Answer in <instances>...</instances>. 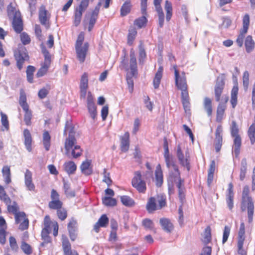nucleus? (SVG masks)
<instances>
[{"mask_svg": "<svg viewBox=\"0 0 255 255\" xmlns=\"http://www.w3.org/2000/svg\"><path fill=\"white\" fill-rule=\"evenodd\" d=\"M69 131L68 136L66 138L64 147L66 150V153L69 156L74 158H79L82 154L83 150L79 145H75L72 149L73 146L76 143V139L75 137V132L74 128L72 126L66 125L64 131L65 134Z\"/></svg>", "mask_w": 255, "mask_h": 255, "instance_id": "1", "label": "nucleus"}, {"mask_svg": "<svg viewBox=\"0 0 255 255\" xmlns=\"http://www.w3.org/2000/svg\"><path fill=\"white\" fill-rule=\"evenodd\" d=\"M249 186H244L242 193L241 209L242 211L247 210L248 222L251 223L253 220L255 207L253 200L249 196Z\"/></svg>", "mask_w": 255, "mask_h": 255, "instance_id": "2", "label": "nucleus"}, {"mask_svg": "<svg viewBox=\"0 0 255 255\" xmlns=\"http://www.w3.org/2000/svg\"><path fill=\"white\" fill-rule=\"evenodd\" d=\"M84 38V32H80L78 36L75 45L76 57L80 63H83L85 61L89 48L88 42L83 43Z\"/></svg>", "mask_w": 255, "mask_h": 255, "instance_id": "3", "label": "nucleus"}, {"mask_svg": "<svg viewBox=\"0 0 255 255\" xmlns=\"http://www.w3.org/2000/svg\"><path fill=\"white\" fill-rule=\"evenodd\" d=\"M176 160H166V165L170 171L169 179L172 182H175L179 191L184 190L183 181L180 177V173L176 163Z\"/></svg>", "mask_w": 255, "mask_h": 255, "instance_id": "4", "label": "nucleus"}, {"mask_svg": "<svg viewBox=\"0 0 255 255\" xmlns=\"http://www.w3.org/2000/svg\"><path fill=\"white\" fill-rule=\"evenodd\" d=\"M230 129L231 136L233 138V154L236 158H238L242 146V138L239 134V129L236 121L232 122Z\"/></svg>", "mask_w": 255, "mask_h": 255, "instance_id": "5", "label": "nucleus"}, {"mask_svg": "<svg viewBox=\"0 0 255 255\" xmlns=\"http://www.w3.org/2000/svg\"><path fill=\"white\" fill-rule=\"evenodd\" d=\"M41 48L42 53L44 56V61L41 63V67L36 74L38 78L41 77L47 73L51 63V55L49 51L43 44L41 45Z\"/></svg>", "mask_w": 255, "mask_h": 255, "instance_id": "6", "label": "nucleus"}, {"mask_svg": "<svg viewBox=\"0 0 255 255\" xmlns=\"http://www.w3.org/2000/svg\"><path fill=\"white\" fill-rule=\"evenodd\" d=\"M173 68L174 71L175 83L178 90L181 91V93H188V85L187 83L186 74L184 72L180 74L177 69V66L174 65Z\"/></svg>", "mask_w": 255, "mask_h": 255, "instance_id": "7", "label": "nucleus"}, {"mask_svg": "<svg viewBox=\"0 0 255 255\" xmlns=\"http://www.w3.org/2000/svg\"><path fill=\"white\" fill-rule=\"evenodd\" d=\"M14 57L16 61V66L19 70L23 68L25 61L29 60V57L26 48L21 44L13 51Z\"/></svg>", "mask_w": 255, "mask_h": 255, "instance_id": "8", "label": "nucleus"}, {"mask_svg": "<svg viewBox=\"0 0 255 255\" xmlns=\"http://www.w3.org/2000/svg\"><path fill=\"white\" fill-rule=\"evenodd\" d=\"M147 2V0H141V12L143 15L136 18L133 22L134 25L139 29L145 27L148 21L146 18Z\"/></svg>", "mask_w": 255, "mask_h": 255, "instance_id": "9", "label": "nucleus"}, {"mask_svg": "<svg viewBox=\"0 0 255 255\" xmlns=\"http://www.w3.org/2000/svg\"><path fill=\"white\" fill-rule=\"evenodd\" d=\"M225 86V79L223 76H218L214 86V95L216 102H220Z\"/></svg>", "mask_w": 255, "mask_h": 255, "instance_id": "10", "label": "nucleus"}, {"mask_svg": "<svg viewBox=\"0 0 255 255\" xmlns=\"http://www.w3.org/2000/svg\"><path fill=\"white\" fill-rule=\"evenodd\" d=\"M132 186L140 193H145L146 187L144 181L142 180L141 175L139 171L135 173L134 177L131 181Z\"/></svg>", "mask_w": 255, "mask_h": 255, "instance_id": "11", "label": "nucleus"}, {"mask_svg": "<svg viewBox=\"0 0 255 255\" xmlns=\"http://www.w3.org/2000/svg\"><path fill=\"white\" fill-rule=\"evenodd\" d=\"M38 16L40 23L42 25H44L46 28H49L50 25V14L46 9L45 6L43 5L40 7Z\"/></svg>", "mask_w": 255, "mask_h": 255, "instance_id": "12", "label": "nucleus"}, {"mask_svg": "<svg viewBox=\"0 0 255 255\" xmlns=\"http://www.w3.org/2000/svg\"><path fill=\"white\" fill-rule=\"evenodd\" d=\"M228 100V97L226 96L224 99V102H220L217 106L216 121L218 123H221L224 119L225 111L227 109V104Z\"/></svg>", "mask_w": 255, "mask_h": 255, "instance_id": "13", "label": "nucleus"}, {"mask_svg": "<svg viewBox=\"0 0 255 255\" xmlns=\"http://www.w3.org/2000/svg\"><path fill=\"white\" fill-rule=\"evenodd\" d=\"M15 221L16 224H19V229L20 230L23 231L28 228L29 222L24 212H18L15 215Z\"/></svg>", "mask_w": 255, "mask_h": 255, "instance_id": "14", "label": "nucleus"}, {"mask_svg": "<svg viewBox=\"0 0 255 255\" xmlns=\"http://www.w3.org/2000/svg\"><path fill=\"white\" fill-rule=\"evenodd\" d=\"M79 88L80 98L84 99L88 88V74L86 72H84L81 77Z\"/></svg>", "mask_w": 255, "mask_h": 255, "instance_id": "15", "label": "nucleus"}, {"mask_svg": "<svg viewBox=\"0 0 255 255\" xmlns=\"http://www.w3.org/2000/svg\"><path fill=\"white\" fill-rule=\"evenodd\" d=\"M102 5V2L100 1L98 3L96 6L95 7L93 10H92L91 13L90 14V18L89 19L88 22V30L89 31H91L94 26L98 19L100 6Z\"/></svg>", "mask_w": 255, "mask_h": 255, "instance_id": "16", "label": "nucleus"}, {"mask_svg": "<svg viewBox=\"0 0 255 255\" xmlns=\"http://www.w3.org/2000/svg\"><path fill=\"white\" fill-rule=\"evenodd\" d=\"M222 127L221 125L218 126L215 131V138L214 144L216 151L218 152L221 150L223 144Z\"/></svg>", "mask_w": 255, "mask_h": 255, "instance_id": "17", "label": "nucleus"}, {"mask_svg": "<svg viewBox=\"0 0 255 255\" xmlns=\"http://www.w3.org/2000/svg\"><path fill=\"white\" fill-rule=\"evenodd\" d=\"M129 57V69L131 71V75L134 76L137 74V66L135 53L133 48L130 50Z\"/></svg>", "mask_w": 255, "mask_h": 255, "instance_id": "18", "label": "nucleus"}, {"mask_svg": "<svg viewBox=\"0 0 255 255\" xmlns=\"http://www.w3.org/2000/svg\"><path fill=\"white\" fill-rule=\"evenodd\" d=\"M12 26L16 33L19 34L21 32L23 29V24L20 16H18L16 14L14 16L12 22Z\"/></svg>", "mask_w": 255, "mask_h": 255, "instance_id": "19", "label": "nucleus"}, {"mask_svg": "<svg viewBox=\"0 0 255 255\" xmlns=\"http://www.w3.org/2000/svg\"><path fill=\"white\" fill-rule=\"evenodd\" d=\"M239 93V87L238 82H236L231 90L230 103L232 107L234 109L238 104V95Z\"/></svg>", "mask_w": 255, "mask_h": 255, "instance_id": "20", "label": "nucleus"}, {"mask_svg": "<svg viewBox=\"0 0 255 255\" xmlns=\"http://www.w3.org/2000/svg\"><path fill=\"white\" fill-rule=\"evenodd\" d=\"M23 135L24 137V144L25 146L26 149L31 152L32 149V138L29 130L27 128L23 130Z\"/></svg>", "mask_w": 255, "mask_h": 255, "instance_id": "21", "label": "nucleus"}, {"mask_svg": "<svg viewBox=\"0 0 255 255\" xmlns=\"http://www.w3.org/2000/svg\"><path fill=\"white\" fill-rule=\"evenodd\" d=\"M120 148L122 152H127L129 147V133L126 132L123 136L120 137Z\"/></svg>", "mask_w": 255, "mask_h": 255, "instance_id": "22", "label": "nucleus"}, {"mask_svg": "<svg viewBox=\"0 0 255 255\" xmlns=\"http://www.w3.org/2000/svg\"><path fill=\"white\" fill-rule=\"evenodd\" d=\"M24 183L27 189L29 191H34L35 185L32 182V173L28 169L26 170L24 175Z\"/></svg>", "mask_w": 255, "mask_h": 255, "instance_id": "23", "label": "nucleus"}, {"mask_svg": "<svg viewBox=\"0 0 255 255\" xmlns=\"http://www.w3.org/2000/svg\"><path fill=\"white\" fill-rule=\"evenodd\" d=\"M217 167L214 160H212L208 170L207 185L210 187L214 179V173L216 170Z\"/></svg>", "mask_w": 255, "mask_h": 255, "instance_id": "24", "label": "nucleus"}, {"mask_svg": "<svg viewBox=\"0 0 255 255\" xmlns=\"http://www.w3.org/2000/svg\"><path fill=\"white\" fill-rule=\"evenodd\" d=\"M132 4L130 0H126L120 9V15L122 17L125 16L129 14L131 10Z\"/></svg>", "mask_w": 255, "mask_h": 255, "instance_id": "25", "label": "nucleus"}, {"mask_svg": "<svg viewBox=\"0 0 255 255\" xmlns=\"http://www.w3.org/2000/svg\"><path fill=\"white\" fill-rule=\"evenodd\" d=\"M163 72V68L162 66H160L157 72H156L153 80V85L155 89L158 88L161 82V80L162 77Z\"/></svg>", "mask_w": 255, "mask_h": 255, "instance_id": "26", "label": "nucleus"}, {"mask_svg": "<svg viewBox=\"0 0 255 255\" xmlns=\"http://www.w3.org/2000/svg\"><path fill=\"white\" fill-rule=\"evenodd\" d=\"M109 223V219L106 215H103L98 222L95 224L94 226V230L96 232L98 233L99 231L100 227H106Z\"/></svg>", "mask_w": 255, "mask_h": 255, "instance_id": "27", "label": "nucleus"}, {"mask_svg": "<svg viewBox=\"0 0 255 255\" xmlns=\"http://www.w3.org/2000/svg\"><path fill=\"white\" fill-rule=\"evenodd\" d=\"M82 173L86 175H89L93 172L92 165L90 160L84 161L80 166Z\"/></svg>", "mask_w": 255, "mask_h": 255, "instance_id": "28", "label": "nucleus"}, {"mask_svg": "<svg viewBox=\"0 0 255 255\" xmlns=\"http://www.w3.org/2000/svg\"><path fill=\"white\" fill-rule=\"evenodd\" d=\"M155 184L157 187H160L163 183V174L160 164H158L155 171Z\"/></svg>", "mask_w": 255, "mask_h": 255, "instance_id": "29", "label": "nucleus"}, {"mask_svg": "<svg viewBox=\"0 0 255 255\" xmlns=\"http://www.w3.org/2000/svg\"><path fill=\"white\" fill-rule=\"evenodd\" d=\"M159 222L162 229L165 232L170 233L172 231L173 229V225L169 219L161 218L160 219Z\"/></svg>", "mask_w": 255, "mask_h": 255, "instance_id": "30", "label": "nucleus"}, {"mask_svg": "<svg viewBox=\"0 0 255 255\" xmlns=\"http://www.w3.org/2000/svg\"><path fill=\"white\" fill-rule=\"evenodd\" d=\"M181 102L185 112L190 110V98L188 93H181Z\"/></svg>", "mask_w": 255, "mask_h": 255, "instance_id": "31", "label": "nucleus"}, {"mask_svg": "<svg viewBox=\"0 0 255 255\" xmlns=\"http://www.w3.org/2000/svg\"><path fill=\"white\" fill-rule=\"evenodd\" d=\"M137 32L135 27H130L128 29L127 36V44L131 46L136 36Z\"/></svg>", "mask_w": 255, "mask_h": 255, "instance_id": "32", "label": "nucleus"}, {"mask_svg": "<svg viewBox=\"0 0 255 255\" xmlns=\"http://www.w3.org/2000/svg\"><path fill=\"white\" fill-rule=\"evenodd\" d=\"M42 143L45 150L48 151L51 146V136L47 130L44 131L43 133Z\"/></svg>", "mask_w": 255, "mask_h": 255, "instance_id": "33", "label": "nucleus"}, {"mask_svg": "<svg viewBox=\"0 0 255 255\" xmlns=\"http://www.w3.org/2000/svg\"><path fill=\"white\" fill-rule=\"evenodd\" d=\"M245 46L246 51L248 53H250L252 51L255 47V43L251 35H248L245 41Z\"/></svg>", "mask_w": 255, "mask_h": 255, "instance_id": "34", "label": "nucleus"}, {"mask_svg": "<svg viewBox=\"0 0 255 255\" xmlns=\"http://www.w3.org/2000/svg\"><path fill=\"white\" fill-rule=\"evenodd\" d=\"M203 107L208 116L209 117H211L212 115L213 108L212 102L210 98L208 97H205L204 98L203 102Z\"/></svg>", "mask_w": 255, "mask_h": 255, "instance_id": "35", "label": "nucleus"}, {"mask_svg": "<svg viewBox=\"0 0 255 255\" xmlns=\"http://www.w3.org/2000/svg\"><path fill=\"white\" fill-rule=\"evenodd\" d=\"M146 209L149 213H152L158 210V206L156 203V200L154 197L150 198L146 204Z\"/></svg>", "mask_w": 255, "mask_h": 255, "instance_id": "36", "label": "nucleus"}, {"mask_svg": "<svg viewBox=\"0 0 255 255\" xmlns=\"http://www.w3.org/2000/svg\"><path fill=\"white\" fill-rule=\"evenodd\" d=\"M138 62L140 64L142 65L146 57V53L142 41H140V44L138 45Z\"/></svg>", "mask_w": 255, "mask_h": 255, "instance_id": "37", "label": "nucleus"}, {"mask_svg": "<svg viewBox=\"0 0 255 255\" xmlns=\"http://www.w3.org/2000/svg\"><path fill=\"white\" fill-rule=\"evenodd\" d=\"M211 229L209 226H208L202 234V241L205 244H208L211 241Z\"/></svg>", "mask_w": 255, "mask_h": 255, "instance_id": "38", "label": "nucleus"}, {"mask_svg": "<svg viewBox=\"0 0 255 255\" xmlns=\"http://www.w3.org/2000/svg\"><path fill=\"white\" fill-rule=\"evenodd\" d=\"M19 104L23 110L29 108V105L27 103L26 94L22 89L20 90V92Z\"/></svg>", "mask_w": 255, "mask_h": 255, "instance_id": "39", "label": "nucleus"}, {"mask_svg": "<svg viewBox=\"0 0 255 255\" xmlns=\"http://www.w3.org/2000/svg\"><path fill=\"white\" fill-rule=\"evenodd\" d=\"M84 12L76 8L74 10L73 24L75 27H77L81 23L83 13Z\"/></svg>", "mask_w": 255, "mask_h": 255, "instance_id": "40", "label": "nucleus"}, {"mask_svg": "<svg viewBox=\"0 0 255 255\" xmlns=\"http://www.w3.org/2000/svg\"><path fill=\"white\" fill-rule=\"evenodd\" d=\"M24 112L23 121L27 126H30L32 124L31 120L32 118V111L29 109L23 110Z\"/></svg>", "mask_w": 255, "mask_h": 255, "instance_id": "41", "label": "nucleus"}, {"mask_svg": "<svg viewBox=\"0 0 255 255\" xmlns=\"http://www.w3.org/2000/svg\"><path fill=\"white\" fill-rule=\"evenodd\" d=\"M35 71V68L31 65H28L27 67L26 73V78L27 81L29 83H32L33 82V74Z\"/></svg>", "mask_w": 255, "mask_h": 255, "instance_id": "42", "label": "nucleus"}, {"mask_svg": "<svg viewBox=\"0 0 255 255\" xmlns=\"http://www.w3.org/2000/svg\"><path fill=\"white\" fill-rule=\"evenodd\" d=\"M237 242H244L245 240V226L244 222L240 224L239 231L238 232Z\"/></svg>", "mask_w": 255, "mask_h": 255, "instance_id": "43", "label": "nucleus"}, {"mask_svg": "<svg viewBox=\"0 0 255 255\" xmlns=\"http://www.w3.org/2000/svg\"><path fill=\"white\" fill-rule=\"evenodd\" d=\"M3 176L4 181L7 184L11 182L10 167L8 166H4L2 169Z\"/></svg>", "mask_w": 255, "mask_h": 255, "instance_id": "44", "label": "nucleus"}, {"mask_svg": "<svg viewBox=\"0 0 255 255\" xmlns=\"http://www.w3.org/2000/svg\"><path fill=\"white\" fill-rule=\"evenodd\" d=\"M76 169V165L72 161H69L65 163V170L68 174H73Z\"/></svg>", "mask_w": 255, "mask_h": 255, "instance_id": "45", "label": "nucleus"}, {"mask_svg": "<svg viewBox=\"0 0 255 255\" xmlns=\"http://www.w3.org/2000/svg\"><path fill=\"white\" fill-rule=\"evenodd\" d=\"M87 108L91 118L95 120L97 117V107L95 103L87 104Z\"/></svg>", "mask_w": 255, "mask_h": 255, "instance_id": "46", "label": "nucleus"}, {"mask_svg": "<svg viewBox=\"0 0 255 255\" xmlns=\"http://www.w3.org/2000/svg\"><path fill=\"white\" fill-rule=\"evenodd\" d=\"M250 22V18L249 14L246 13L243 17V27L241 30L248 32Z\"/></svg>", "mask_w": 255, "mask_h": 255, "instance_id": "47", "label": "nucleus"}, {"mask_svg": "<svg viewBox=\"0 0 255 255\" xmlns=\"http://www.w3.org/2000/svg\"><path fill=\"white\" fill-rule=\"evenodd\" d=\"M0 199L2 200L5 204H10L11 200L6 195L4 188L0 185Z\"/></svg>", "mask_w": 255, "mask_h": 255, "instance_id": "48", "label": "nucleus"}, {"mask_svg": "<svg viewBox=\"0 0 255 255\" xmlns=\"http://www.w3.org/2000/svg\"><path fill=\"white\" fill-rule=\"evenodd\" d=\"M165 9L166 11V20L169 21L172 15V7L171 3L168 0L165 1Z\"/></svg>", "mask_w": 255, "mask_h": 255, "instance_id": "49", "label": "nucleus"}, {"mask_svg": "<svg viewBox=\"0 0 255 255\" xmlns=\"http://www.w3.org/2000/svg\"><path fill=\"white\" fill-rule=\"evenodd\" d=\"M176 154L178 159H184V158H185V159H188L190 157L187 149L185 150V157H184L181 147L179 145L177 147Z\"/></svg>", "mask_w": 255, "mask_h": 255, "instance_id": "50", "label": "nucleus"}, {"mask_svg": "<svg viewBox=\"0 0 255 255\" xmlns=\"http://www.w3.org/2000/svg\"><path fill=\"white\" fill-rule=\"evenodd\" d=\"M156 10L158 13L159 25L160 27H162L164 24V14L163 12L161 6L155 7Z\"/></svg>", "mask_w": 255, "mask_h": 255, "instance_id": "51", "label": "nucleus"}, {"mask_svg": "<svg viewBox=\"0 0 255 255\" xmlns=\"http://www.w3.org/2000/svg\"><path fill=\"white\" fill-rule=\"evenodd\" d=\"M49 207L51 209L58 210L62 208V202L59 200H51L48 204Z\"/></svg>", "mask_w": 255, "mask_h": 255, "instance_id": "52", "label": "nucleus"}, {"mask_svg": "<svg viewBox=\"0 0 255 255\" xmlns=\"http://www.w3.org/2000/svg\"><path fill=\"white\" fill-rule=\"evenodd\" d=\"M121 200L123 204L126 206H132L134 204V201L128 196H121Z\"/></svg>", "mask_w": 255, "mask_h": 255, "instance_id": "53", "label": "nucleus"}, {"mask_svg": "<svg viewBox=\"0 0 255 255\" xmlns=\"http://www.w3.org/2000/svg\"><path fill=\"white\" fill-rule=\"evenodd\" d=\"M0 116H1V123L2 124V126L4 127V129H2L6 130H7L9 129V122L8 120L7 116L6 114L2 113V112H0Z\"/></svg>", "mask_w": 255, "mask_h": 255, "instance_id": "54", "label": "nucleus"}, {"mask_svg": "<svg viewBox=\"0 0 255 255\" xmlns=\"http://www.w3.org/2000/svg\"><path fill=\"white\" fill-rule=\"evenodd\" d=\"M102 201L103 203L107 206H114L117 204V201L115 199L109 197L103 198Z\"/></svg>", "mask_w": 255, "mask_h": 255, "instance_id": "55", "label": "nucleus"}, {"mask_svg": "<svg viewBox=\"0 0 255 255\" xmlns=\"http://www.w3.org/2000/svg\"><path fill=\"white\" fill-rule=\"evenodd\" d=\"M64 190L66 195L70 197L75 196V193L70 189V184L64 181Z\"/></svg>", "mask_w": 255, "mask_h": 255, "instance_id": "56", "label": "nucleus"}, {"mask_svg": "<svg viewBox=\"0 0 255 255\" xmlns=\"http://www.w3.org/2000/svg\"><path fill=\"white\" fill-rule=\"evenodd\" d=\"M247 33V32L244 31L242 30H240V34L236 39V42L240 47H242L243 45L244 39Z\"/></svg>", "mask_w": 255, "mask_h": 255, "instance_id": "57", "label": "nucleus"}, {"mask_svg": "<svg viewBox=\"0 0 255 255\" xmlns=\"http://www.w3.org/2000/svg\"><path fill=\"white\" fill-rule=\"evenodd\" d=\"M6 205L7 206V210L9 212L13 213L14 215L18 213L17 211L19 208L15 202H13L11 205H10V204Z\"/></svg>", "mask_w": 255, "mask_h": 255, "instance_id": "58", "label": "nucleus"}, {"mask_svg": "<svg viewBox=\"0 0 255 255\" xmlns=\"http://www.w3.org/2000/svg\"><path fill=\"white\" fill-rule=\"evenodd\" d=\"M90 0H82L76 8L84 12L89 6Z\"/></svg>", "mask_w": 255, "mask_h": 255, "instance_id": "59", "label": "nucleus"}, {"mask_svg": "<svg viewBox=\"0 0 255 255\" xmlns=\"http://www.w3.org/2000/svg\"><path fill=\"white\" fill-rule=\"evenodd\" d=\"M244 242H237V252L239 255H247V251L244 248Z\"/></svg>", "mask_w": 255, "mask_h": 255, "instance_id": "60", "label": "nucleus"}, {"mask_svg": "<svg viewBox=\"0 0 255 255\" xmlns=\"http://www.w3.org/2000/svg\"><path fill=\"white\" fill-rule=\"evenodd\" d=\"M231 228L229 226H226L224 227L223 235V239H222V243L224 244L228 240L229 236L230 234Z\"/></svg>", "mask_w": 255, "mask_h": 255, "instance_id": "61", "label": "nucleus"}, {"mask_svg": "<svg viewBox=\"0 0 255 255\" xmlns=\"http://www.w3.org/2000/svg\"><path fill=\"white\" fill-rule=\"evenodd\" d=\"M243 84L245 90H247L249 85V74L247 71H245L243 73Z\"/></svg>", "mask_w": 255, "mask_h": 255, "instance_id": "62", "label": "nucleus"}, {"mask_svg": "<svg viewBox=\"0 0 255 255\" xmlns=\"http://www.w3.org/2000/svg\"><path fill=\"white\" fill-rule=\"evenodd\" d=\"M20 40L23 45H26L30 43L31 39L29 36L26 32H22L21 33Z\"/></svg>", "mask_w": 255, "mask_h": 255, "instance_id": "63", "label": "nucleus"}, {"mask_svg": "<svg viewBox=\"0 0 255 255\" xmlns=\"http://www.w3.org/2000/svg\"><path fill=\"white\" fill-rule=\"evenodd\" d=\"M57 214L59 219L61 221L64 220L67 216L66 210L62 208L57 210Z\"/></svg>", "mask_w": 255, "mask_h": 255, "instance_id": "64", "label": "nucleus"}]
</instances>
